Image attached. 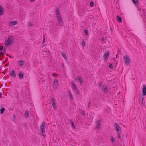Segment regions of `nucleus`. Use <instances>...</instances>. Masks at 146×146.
I'll return each mask as SVG.
<instances>
[{
    "label": "nucleus",
    "mask_w": 146,
    "mask_h": 146,
    "mask_svg": "<svg viewBox=\"0 0 146 146\" xmlns=\"http://www.w3.org/2000/svg\"><path fill=\"white\" fill-rule=\"evenodd\" d=\"M45 123L44 122H43L40 127V132L42 133V135L44 136L45 133Z\"/></svg>",
    "instance_id": "1"
},
{
    "label": "nucleus",
    "mask_w": 146,
    "mask_h": 146,
    "mask_svg": "<svg viewBox=\"0 0 146 146\" xmlns=\"http://www.w3.org/2000/svg\"><path fill=\"white\" fill-rule=\"evenodd\" d=\"M13 42V36H10L8 37L7 40L5 42V43L6 46L7 47L8 45Z\"/></svg>",
    "instance_id": "2"
},
{
    "label": "nucleus",
    "mask_w": 146,
    "mask_h": 146,
    "mask_svg": "<svg viewBox=\"0 0 146 146\" xmlns=\"http://www.w3.org/2000/svg\"><path fill=\"white\" fill-rule=\"evenodd\" d=\"M144 97L143 96L141 95L139 96V104L141 106H142L144 105L145 102L143 103V100L144 99Z\"/></svg>",
    "instance_id": "3"
},
{
    "label": "nucleus",
    "mask_w": 146,
    "mask_h": 146,
    "mask_svg": "<svg viewBox=\"0 0 146 146\" xmlns=\"http://www.w3.org/2000/svg\"><path fill=\"white\" fill-rule=\"evenodd\" d=\"M110 54L109 52L107 51V52L105 53L103 55V58H104V60L106 62L107 61V59L108 58Z\"/></svg>",
    "instance_id": "4"
},
{
    "label": "nucleus",
    "mask_w": 146,
    "mask_h": 146,
    "mask_svg": "<svg viewBox=\"0 0 146 146\" xmlns=\"http://www.w3.org/2000/svg\"><path fill=\"white\" fill-rule=\"evenodd\" d=\"M96 126L95 129H96L98 130L100 129L101 128L100 126L101 125V124L100 121L98 120H97L96 121L95 123Z\"/></svg>",
    "instance_id": "5"
},
{
    "label": "nucleus",
    "mask_w": 146,
    "mask_h": 146,
    "mask_svg": "<svg viewBox=\"0 0 146 146\" xmlns=\"http://www.w3.org/2000/svg\"><path fill=\"white\" fill-rule=\"evenodd\" d=\"M124 60L126 64H129L130 63V60L129 58L127 55H126L124 57Z\"/></svg>",
    "instance_id": "6"
},
{
    "label": "nucleus",
    "mask_w": 146,
    "mask_h": 146,
    "mask_svg": "<svg viewBox=\"0 0 146 146\" xmlns=\"http://www.w3.org/2000/svg\"><path fill=\"white\" fill-rule=\"evenodd\" d=\"M56 17L57 18V19L58 20V23L59 24V25L60 26H62L63 25V21L62 20V19L61 17L60 16V15H57L56 16Z\"/></svg>",
    "instance_id": "7"
},
{
    "label": "nucleus",
    "mask_w": 146,
    "mask_h": 146,
    "mask_svg": "<svg viewBox=\"0 0 146 146\" xmlns=\"http://www.w3.org/2000/svg\"><path fill=\"white\" fill-rule=\"evenodd\" d=\"M114 126V127L116 129L117 131V133L120 132V133H121V128L118 125H117L116 123H115Z\"/></svg>",
    "instance_id": "8"
},
{
    "label": "nucleus",
    "mask_w": 146,
    "mask_h": 146,
    "mask_svg": "<svg viewBox=\"0 0 146 146\" xmlns=\"http://www.w3.org/2000/svg\"><path fill=\"white\" fill-rule=\"evenodd\" d=\"M10 74L11 76L13 77L14 78H16V74L14 70L13 69L10 72Z\"/></svg>",
    "instance_id": "9"
},
{
    "label": "nucleus",
    "mask_w": 146,
    "mask_h": 146,
    "mask_svg": "<svg viewBox=\"0 0 146 146\" xmlns=\"http://www.w3.org/2000/svg\"><path fill=\"white\" fill-rule=\"evenodd\" d=\"M71 84L72 85V88L73 90L74 91L77 89V87L75 83L73 81L71 82Z\"/></svg>",
    "instance_id": "10"
},
{
    "label": "nucleus",
    "mask_w": 146,
    "mask_h": 146,
    "mask_svg": "<svg viewBox=\"0 0 146 146\" xmlns=\"http://www.w3.org/2000/svg\"><path fill=\"white\" fill-rule=\"evenodd\" d=\"M142 94L143 96H145L146 95V86L145 85L142 89Z\"/></svg>",
    "instance_id": "11"
},
{
    "label": "nucleus",
    "mask_w": 146,
    "mask_h": 146,
    "mask_svg": "<svg viewBox=\"0 0 146 146\" xmlns=\"http://www.w3.org/2000/svg\"><path fill=\"white\" fill-rule=\"evenodd\" d=\"M51 102L53 108L54 109H55V108H56V105L55 100L53 98L52 99Z\"/></svg>",
    "instance_id": "12"
},
{
    "label": "nucleus",
    "mask_w": 146,
    "mask_h": 146,
    "mask_svg": "<svg viewBox=\"0 0 146 146\" xmlns=\"http://www.w3.org/2000/svg\"><path fill=\"white\" fill-rule=\"evenodd\" d=\"M61 55H62V57L64 58L65 60H66L67 59V57L66 56V53L62 51H61L60 52Z\"/></svg>",
    "instance_id": "13"
},
{
    "label": "nucleus",
    "mask_w": 146,
    "mask_h": 146,
    "mask_svg": "<svg viewBox=\"0 0 146 146\" xmlns=\"http://www.w3.org/2000/svg\"><path fill=\"white\" fill-rule=\"evenodd\" d=\"M4 8L0 5V16L2 15L4 13Z\"/></svg>",
    "instance_id": "14"
},
{
    "label": "nucleus",
    "mask_w": 146,
    "mask_h": 146,
    "mask_svg": "<svg viewBox=\"0 0 146 146\" xmlns=\"http://www.w3.org/2000/svg\"><path fill=\"white\" fill-rule=\"evenodd\" d=\"M17 24V21H12L11 22H10L9 23V24L10 26L12 25L14 26L15 25H16Z\"/></svg>",
    "instance_id": "15"
},
{
    "label": "nucleus",
    "mask_w": 146,
    "mask_h": 146,
    "mask_svg": "<svg viewBox=\"0 0 146 146\" xmlns=\"http://www.w3.org/2000/svg\"><path fill=\"white\" fill-rule=\"evenodd\" d=\"M102 90L105 93H106L108 91L107 89V87L106 85H104L103 86L102 88Z\"/></svg>",
    "instance_id": "16"
},
{
    "label": "nucleus",
    "mask_w": 146,
    "mask_h": 146,
    "mask_svg": "<svg viewBox=\"0 0 146 146\" xmlns=\"http://www.w3.org/2000/svg\"><path fill=\"white\" fill-rule=\"evenodd\" d=\"M54 85L55 86V87L56 88H58L57 87L58 86V83L57 79H54Z\"/></svg>",
    "instance_id": "17"
},
{
    "label": "nucleus",
    "mask_w": 146,
    "mask_h": 146,
    "mask_svg": "<svg viewBox=\"0 0 146 146\" xmlns=\"http://www.w3.org/2000/svg\"><path fill=\"white\" fill-rule=\"evenodd\" d=\"M1 54L3 55L5 54V52L6 51V50L5 47H3V46L1 48Z\"/></svg>",
    "instance_id": "18"
},
{
    "label": "nucleus",
    "mask_w": 146,
    "mask_h": 146,
    "mask_svg": "<svg viewBox=\"0 0 146 146\" xmlns=\"http://www.w3.org/2000/svg\"><path fill=\"white\" fill-rule=\"evenodd\" d=\"M18 76L20 79L22 78L23 77V74L21 71H19L18 74Z\"/></svg>",
    "instance_id": "19"
},
{
    "label": "nucleus",
    "mask_w": 146,
    "mask_h": 146,
    "mask_svg": "<svg viewBox=\"0 0 146 146\" xmlns=\"http://www.w3.org/2000/svg\"><path fill=\"white\" fill-rule=\"evenodd\" d=\"M55 11L56 13V16L57 15H60L59 10L57 7L55 9Z\"/></svg>",
    "instance_id": "20"
},
{
    "label": "nucleus",
    "mask_w": 146,
    "mask_h": 146,
    "mask_svg": "<svg viewBox=\"0 0 146 146\" xmlns=\"http://www.w3.org/2000/svg\"><path fill=\"white\" fill-rule=\"evenodd\" d=\"M17 63L19 65L22 66L24 64V62L22 60H19L17 61Z\"/></svg>",
    "instance_id": "21"
},
{
    "label": "nucleus",
    "mask_w": 146,
    "mask_h": 146,
    "mask_svg": "<svg viewBox=\"0 0 146 146\" xmlns=\"http://www.w3.org/2000/svg\"><path fill=\"white\" fill-rule=\"evenodd\" d=\"M117 20L119 23H122V19L121 17L119 15H117L116 16Z\"/></svg>",
    "instance_id": "22"
},
{
    "label": "nucleus",
    "mask_w": 146,
    "mask_h": 146,
    "mask_svg": "<svg viewBox=\"0 0 146 146\" xmlns=\"http://www.w3.org/2000/svg\"><path fill=\"white\" fill-rule=\"evenodd\" d=\"M138 1H139V0H134L133 1V2L136 6L138 8V4H139Z\"/></svg>",
    "instance_id": "23"
},
{
    "label": "nucleus",
    "mask_w": 146,
    "mask_h": 146,
    "mask_svg": "<svg viewBox=\"0 0 146 146\" xmlns=\"http://www.w3.org/2000/svg\"><path fill=\"white\" fill-rule=\"evenodd\" d=\"M29 112L26 110L25 114V117L26 118H27L29 117Z\"/></svg>",
    "instance_id": "24"
},
{
    "label": "nucleus",
    "mask_w": 146,
    "mask_h": 146,
    "mask_svg": "<svg viewBox=\"0 0 146 146\" xmlns=\"http://www.w3.org/2000/svg\"><path fill=\"white\" fill-rule=\"evenodd\" d=\"M5 111V108L4 107H2L0 109V113L1 114H3V113Z\"/></svg>",
    "instance_id": "25"
},
{
    "label": "nucleus",
    "mask_w": 146,
    "mask_h": 146,
    "mask_svg": "<svg viewBox=\"0 0 146 146\" xmlns=\"http://www.w3.org/2000/svg\"><path fill=\"white\" fill-rule=\"evenodd\" d=\"M111 139L112 141V143H115V141L113 137L111 136Z\"/></svg>",
    "instance_id": "26"
},
{
    "label": "nucleus",
    "mask_w": 146,
    "mask_h": 146,
    "mask_svg": "<svg viewBox=\"0 0 146 146\" xmlns=\"http://www.w3.org/2000/svg\"><path fill=\"white\" fill-rule=\"evenodd\" d=\"M84 110H82L81 112L80 113L81 115L82 116H85V113H84Z\"/></svg>",
    "instance_id": "27"
},
{
    "label": "nucleus",
    "mask_w": 146,
    "mask_h": 146,
    "mask_svg": "<svg viewBox=\"0 0 146 146\" xmlns=\"http://www.w3.org/2000/svg\"><path fill=\"white\" fill-rule=\"evenodd\" d=\"M84 32L86 35H87L88 34V32L87 30V29H85L84 30Z\"/></svg>",
    "instance_id": "28"
},
{
    "label": "nucleus",
    "mask_w": 146,
    "mask_h": 146,
    "mask_svg": "<svg viewBox=\"0 0 146 146\" xmlns=\"http://www.w3.org/2000/svg\"><path fill=\"white\" fill-rule=\"evenodd\" d=\"M77 77L79 82L82 80V78L81 77L79 76H77Z\"/></svg>",
    "instance_id": "29"
},
{
    "label": "nucleus",
    "mask_w": 146,
    "mask_h": 146,
    "mask_svg": "<svg viewBox=\"0 0 146 146\" xmlns=\"http://www.w3.org/2000/svg\"><path fill=\"white\" fill-rule=\"evenodd\" d=\"M82 44V45L83 47H84L85 46V42L83 39Z\"/></svg>",
    "instance_id": "30"
},
{
    "label": "nucleus",
    "mask_w": 146,
    "mask_h": 146,
    "mask_svg": "<svg viewBox=\"0 0 146 146\" xmlns=\"http://www.w3.org/2000/svg\"><path fill=\"white\" fill-rule=\"evenodd\" d=\"M68 121L70 122V125L73 124L74 123L72 119H70Z\"/></svg>",
    "instance_id": "31"
},
{
    "label": "nucleus",
    "mask_w": 146,
    "mask_h": 146,
    "mask_svg": "<svg viewBox=\"0 0 146 146\" xmlns=\"http://www.w3.org/2000/svg\"><path fill=\"white\" fill-rule=\"evenodd\" d=\"M109 68L111 69H113V66L112 64H110L109 65Z\"/></svg>",
    "instance_id": "32"
},
{
    "label": "nucleus",
    "mask_w": 146,
    "mask_h": 146,
    "mask_svg": "<svg viewBox=\"0 0 146 146\" xmlns=\"http://www.w3.org/2000/svg\"><path fill=\"white\" fill-rule=\"evenodd\" d=\"M90 5L91 7H93L94 6V3L92 1L90 2Z\"/></svg>",
    "instance_id": "33"
},
{
    "label": "nucleus",
    "mask_w": 146,
    "mask_h": 146,
    "mask_svg": "<svg viewBox=\"0 0 146 146\" xmlns=\"http://www.w3.org/2000/svg\"><path fill=\"white\" fill-rule=\"evenodd\" d=\"M98 85L100 87H101V82L100 81L98 82Z\"/></svg>",
    "instance_id": "34"
},
{
    "label": "nucleus",
    "mask_w": 146,
    "mask_h": 146,
    "mask_svg": "<svg viewBox=\"0 0 146 146\" xmlns=\"http://www.w3.org/2000/svg\"><path fill=\"white\" fill-rule=\"evenodd\" d=\"M16 118V116L15 114H14L13 115V118L12 119V120L13 121H15V119Z\"/></svg>",
    "instance_id": "35"
},
{
    "label": "nucleus",
    "mask_w": 146,
    "mask_h": 146,
    "mask_svg": "<svg viewBox=\"0 0 146 146\" xmlns=\"http://www.w3.org/2000/svg\"><path fill=\"white\" fill-rule=\"evenodd\" d=\"M45 42V40L44 39V38H43V40L42 42V44H43V45L44 46H45V45H44V43Z\"/></svg>",
    "instance_id": "36"
},
{
    "label": "nucleus",
    "mask_w": 146,
    "mask_h": 146,
    "mask_svg": "<svg viewBox=\"0 0 146 146\" xmlns=\"http://www.w3.org/2000/svg\"><path fill=\"white\" fill-rule=\"evenodd\" d=\"M28 25L29 27H32L33 26V24L31 23H29L28 24Z\"/></svg>",
    "instance_id": "37"
},
{
    "label": "nucleus",
    "mask_w": 146,
    "mask_h": 146,
    "mask_svg": "<svg viewBox=\"0 0 146 146\" xmlns=\"http://www.w3.org/2000/svg\"><path fill=\"white\" fill-rule=\"evenodd\" d=\"M118 133V137L119 138H121V136H120V133H120V132H119V133Z\"/></svg>",
    "instance_id": "38"
},
{
    "label": "nucleus",
    "mask_w": 146,
    "mask_h": 146,
    "mask_svg": "<svg viewBox=\"0 0 146 146\" xmlns=\"http://www.w3.org/2000/svg\"><path fill=\"white\" fill-rule=\"evenodd\" d=\"M76 90V94L78 95L79 94V92L78 90H77V89H76V90Z\"/></svg>",
    "instance_id": "39"
},
{
    "label": "nucleus",
    "mask_w": 146,
    "mask_h": 146,
    "mask_svg": "<svg viewBox=\"0 0 146 146\" xmlns=\"http://www.w3.org/2000/svg\"><path fill=\"white\" fill-rule=\"evenodd\" d=\"M69 94H70V98L71 99V98H72V95H71L70 92Z\"/></svg>",
    "instance_id": "40"
},
{
    "label": "nucleus",
    "mask_w": 146,
    "mask_h": 146,
    "mask_svg": "<svg viewBox=\"0 0 146 146\" xmlns=\"http://www.w3.org/2000/svg\"><path fill=\"white\" fill-rule=\"evenodd\" d=\"M80 83V85H82V84H83V82L82 80L79 82Z\"/></svg>",
    "instance_id": "41"
},
{
    "label": "nucleus",
    "mask_w": 146,
    "mask_h": 146,
    "mask_svg": "<svg viewBox=\"0 0 146 146\" xmlns=\"http://www.w3.org/2000/svg\"><path fill=\"white\" fill-rule=\"evenodd\" d=\"M52 74L54 77H55V75L57 76V74H56L55 73H53V74Z\"/></svg>",
    "instance_id": "42"
},
{
    "label": "nucleus",
    "mask_w": 146,
    "mask_h": 146,
    "mask_svg": "<svg viewBox=\"0 0 146 146\" xmlns=\"http://www.w3.org/2000/svg\"><path fill=\"white\" fill-rule=\"evenodd\" d=\"M72 127L73 128L75 129V126L74 125V123H73V124H72Z\"/></svg>",
    "instance_id": "43"
},
{
    "label": "nucleus",
    "mask_w": 146,
    "mask_h": 146,
    "mask_svg": "<svg viewBox=\"0 0 146 146\" xmlns=\"http://www.w3.org/2000/svg\"><path fill=\"white\" fill-rule=\"evenodd\" d=\"M90 104H91V103L90 102H89L88 105V107H90V106H91Z\"/></svg>",
    "instance_id": "44"
},
{
    "label": "nucleus",
    "mask_w": 146,
    "mask_h": 146,
    "mask_svg": "<svg viewBox=\"0 0 146 146\" xmlns=\"http://www.w3.org/2000/svg\"><path fill=\"white\" fill-rule=\"evenodd\" d=\"M101 40L102 41L104 42V39L103 38H102L101 39Z\"/></svg>",
    "instance_id": "45"
},
{
    "label": "nucleus",
    "mask_w": 146,
    "mask_h": 146,
    "mask_svg": "<svg viewBox=\"0 0 146 146\" xmlns=\"http://www.w3.org/2000/svg\"><path fill=\"white\" fill-rule=\"evenodd\" d=\"M116 58H119V55L118 54H117L116 55Z\"/></svg>",
    "instance_id": "46"
},
{
    "label": "nucleus",
    "mask_w": 146,
    "mask_h": 146,
    "mask_svg": "<svg viewBox=\"0 0 146 146\" xmlns=\"http://www.w3.org/2000/svg\"><path fill=\"white\" fill-rule=\"evenodd\" d=\"M9 57L11 58H12V56H9Z\"/></svg>",
    "instance_id": "47"
},
{
    "label": "nucleus",
    "mask_w": 146,
    "mask_h": 146,
    "mask_svg": "<svg viewBox=\"0 0 146 146\" xmlns=\"http://www.w3.org/2000/svg\"><path fill=\"white\" fill-rule=\"evenodd\" d=\"M112 29L111 28V27H110V31H112Z\"/></svg>",
    "instance_id": "48"
},
{
    "label": "nucleus",
    "mask_w": 146,
    "mask_h": 146,
    "mask_svg": "<svg viewBox=\"0 0 146 146\" xmlns=\"http://www.w3.org/2000/svg\"><path fill=\"white\" fill-rule=\"evenodd\" d=\"M118 52L119 53H121V51L119 50H118Z\"/></svg>",
    "instance_id": "49"
},
{
    "label": "nucleus",
    "mask_w": 146,
    "mask_h": 146,
    "mask_svg": "<svg viewBox=\"0 0 146 146\" xmlns=\"http://www.w3.org/2000/svg\"><path fill=\"white\" fill-rule=\"evenodd\" d=\"M30 1H34V0H30Z\"/></svg>",
    "instance_id": "50"
},
{
    "label": "nucleus",
    "mask_w": 146,
    "mask_h": 146,
    "mask_svg": "<svg viewBox=\"0 0 146 146\" xmlns=\"http://www.w3.org/2000/svg\"><path fill=\"white\" fill-rule=\"evenodd\" d=\"M75 80H76H76H77V78H76L75 79Z\"/></svg>",
    "instance_id": "51"
},
{
    "label": "nucleus",
    "mask_w": 146,
    "mask_h": 146,
    "mask_svg": "<svg viewBox=\"0 0 146 146\" xmlns=\"http://www.w3.org/2000/svg\"><path fill=\"white\" fill-rule=\"evenodd\" d=\"M8 65L7 64H6V65H5V66H7Z\"/></svg>",
    "instance_id": "52"
},
{
    "label": "nucleus",
    "mask_w": 146,
    "mask_h": 146,
    "mask_svg": "<svg viewBox=\"0 0 146 146\" xmlns=\"http://www.w3.org/2000/svg\"><path fill=\"white\" fill-rule=\"evenodd\" d=\"M132 0L133 2V1H134V0Z\"/></svg>",
    "instance_id": "53"
},
{
    "label": "nucleus",
    "mask_w": 146,
    "mask_h": 146,
    "mask_svg": "<svg viewBox=\"0 0 146 146\" xmlns=\"http://www.w3.org/2000/svg\"><path fill=\"white\" fill-rule=\"evenodd\" d=\"M132 0L133 2V1H134V0Z\"/></svg>",
    "instance_id": "54"
},
{
    "label": "nucleus",
    "mask_w": 146,
    "mask_h": 146,
    "mask_svg": "<svg viewBox=\"0 0 146 146\" xmlns=\"http://www.w3.org/2000/svg\"><path fill=\"white\" fill-rule=\"evenodd\" d=\"M54 88L55 89V87L54 86Z\"/></svg>",
    "instance_id": "55"
}]
</instances>
